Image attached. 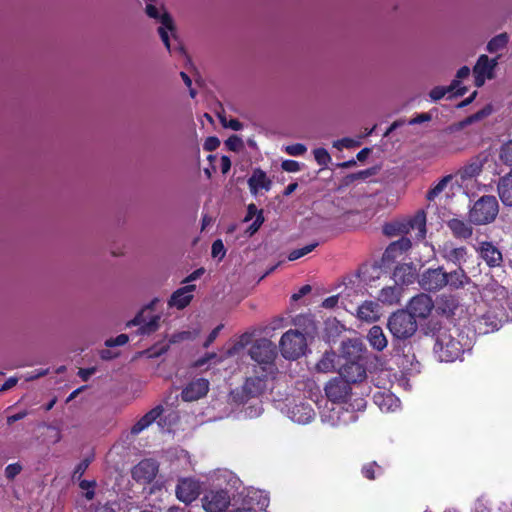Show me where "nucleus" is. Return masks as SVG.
Returning a JSON list of instances; mask_svg holds the SVG:
<instances>
[{
    "label": "nucleus",
    "mask_w": 512,
    "mask_h": 512,
    "mask_svg": "<svg viewBox=\"0 0 512 512\" xmlns=\"http://www.w3.org/2000/svg\"><path fill=\"white\" fill-rule=\"evenodd\" d=\"M458 329L440 328L435 336L434 354L441 362H453L461 357L466 349H469V342Z\"/></svg>",
    "instance_id": "1"
},
{
    "label": "nucleus",
    "mask_w": 512,
    "mask_h": 512,
    "mask_svg": "<svg viewBox=\"0 0 512 512\" xmlns=\"http://www.w3.org/2000/svg\"><path fill=\"white\" fill-rule=\"evenodd\" d=\"M362 398L355 400V405L327 402L320 412L321 420L332 427L355 422L358 418L356 411L365 408Z\"/></svg>",
    "instance_id": "2"
},
{
    "label": "nucleus",
    "mask_w": 512,
    "mask_h": 512,
    "mask_svg": "<svg viewBox=\"0 0 512 512\" xmlns=\"http://www.w3.org/2000/svg\"><path fill=\"white\" fill-rule=\"evenodd\" d=\"M507 294L508 292L506 288L497 283L489 284L484 289V296L488 300L495 301L496 306L499 304L501 309L500 314L493 316L492 318L489 314H486L479 320L480 325L486 326L483 331L484 333L497 330L501 326L502 320L505 316L504 304L507 303Z\"/></svg>",
    "instance_id": "3"
},
{
    "label": "nucleus",
    "mask_w": 512,
    "mask_h": 512,
    "mask_svg": "<svg viewBox=\"0 0 512 512\" xmlns=\"http://www.w3.org/2000/svg\"><path fill=\"white\" fill-rule=\"evenodd\" d=\"M251 358L259 365V369L266 375H274L276 366L274 360L276 358L275 345L268 339H260L253 343L249 350Z\"/></svg>",
    "instance_id": "4"
},
{
    "label": "nucleus",
    "mask_w": 512,
    "mask_h": 512,
    "mask_svg": "<svg viewBox=\"0 0 512 512\" xmlns=\"http://www.w3.org/2000/svg\"><path fill=\"white\" fill-rule=\"evenodd\" d=\"M388 328L397 339H407L417 331V322L407 311L393 313L388 320Z\"/></svg>",
    "instance_id": "5"
},
{
    "label": "nucleus",
    "mask_w": 512,
    "mask_h": 512,
    "mask_svg": "<svg viewBox=\"0 0 512 512\" xmlns=\"http://www.w3.org/2000/svg\"><path fill=\"white\" fill-rule=\"evenodd\" d=\"M498 214V202L494 196H483L469 212L470 221L482 225L492 222Z\"/></svg>",
    "instance_id": "6"
},
{
    "label": "nucleus",
    "mask_w": 512,
    "mask_h": 512,
    "mask_svg": "<svg viewBox=\"0 0 512 512\" xmlns=\"http://www.w3.org/2000/svg\"><path fill=\"white\" fill-rule=\"evenodd\" d=\"M307 342L298 330H288L280 339V351L284 358L295 360L305 353Z\"/></svg>",
    "instance_id": "7"
},
{
    "label": "nucleus",
    "mask_w": 512,
    "mask_h": 512,
    "mask_svg": "<svg viewBox=\"0 0 512 512\" xmlns=\"http://www.w3.org/2000/svg\"><path fill=\"white\" fill-rule=\"evenodd\" d=\"M412 231L415 232V237L418 240L424 239L426 235V215L423 211L417 212L405 223H393L384 227V232L387 235L408 234Z\"/></svg>",
    "instance_id": "8"
},
{
    "label": "nucleus",
    "mask_w": 512,
    "mask_h": 512,
    "mask_svg": "<svg viewBox=\"0 0 512 512\" xmlns=\"http://www.w3.org/2000/svg\"><path fill=\"white\" fill-rule=\"evenodd\" d=\"M157 301V299L152 300L127 325L138 326L139 334L142 335H149L157 331L160 327L161 315L152 312Z\"/></svg>",
    "instance_id": "9"
},
{
    "label": "nucleus",
    "mask_w": 512,
    "mask_h": 512,
    "mask_svg": "<svg viewBox=\"0 0 512 512\" xmlns=\"http://www.w3.org/2000/svg\"><path fill=\"white\" fill-rule=\"evenodd\" d=\"M145 12L148 17L160 22L161 26L158 28V33L166 48L170 50L171 47L168 32L170 31L173 33L175 31V24L171 15L162 5L157 6L152 3L146 4Z\"/></svg>",
    "instance_id": "10"
},
{
    "label": "nucleus",
    "mask_w": 512,
    "mask_h": 512,
    "mask_svg": "<svg viewBox=\"0 0 512 512\" xmlns=\"http://www.w3.org/2000/svg\"><path fill=\"white\" fill-rule=\"evenodd\" d=\"M201 501L206 512H224L230 505L231 497L226 490H211L203 496Z\"/></svg>",
    "instance_id": "11"
},
{
    "label": "nucleus",
    "mask_w": 512,
    "mask_h": 512,
    "mask_svg": "<svg viewBox=\"0 0 512 512\" xmlns=\"http://www.w3.org/2000/svg\"><path fill=\"white\" fill-rule=\"evenodd\" d=\"M285 413L289 419L298 424L310 423L315 412L311 405L304 401H292L286 405Z\"/></svg>",
    "instance_id": "12"
},
{
    "label": "nucleus",
    "mask_w": 512,
    "mask_h": 512,
    "mask_svg": "<svg viewBox=\"0 0 512 512\" xmlns=\"http://www.w3.org/2000/svg\"><path fill=\"white\" fill-rule=\"evenodd\" d=\"M498 64V58L490 59L487 55H480L473 67L475 86L482 87L486 79L494 78V70Z\"/></svg>",
    "instance_id": "13"
},
{
    "label": "nucleus",
    "mask_w": 512,
    "mask_h": 512,
    "mask_svg": "<svg viewBox=\"0 0 512 512\" xmlns=\"http://www.w3.org/2000/svg\"><path fill=\"white\" fill-rule=\"evenodd\" d=\"M351 387L349 382L342 377H335L325 386V393L332 403L347 404L346 399L350 395Z\"/></svg>",
    "instance_id": "14"
},
{
    "label": "nucleus",
    "mask_w": 512,
    "mask_h": 512,
    "mask_svg": "<svg viewBox=\"0 0 512 512\" xmlns=\"http://www.w3.org/2000/svg\"><path fill=\"white\" fill-rule=\"evenodd\" d=\"M176 497L183 503L189 504L196 500L201 492V484L198 480L186 477L180 478L175 489Z\"/></svg>",
    "instance_id": "15"
},
{
    "label": "nucleus",
    "mask_w": 512,
    "mask_h": 512,
    "mask_svg": "<svg viewBox=\"0 0 512 512\" xmlns=\"http://www.w3.org/2000/svg\"><path fill=\"white\" fill-rule=\"evenodd\" d=\"M208 481L211 485L226 490H237L240 486V479L230 470L217 469L211 472L208 476Z\"/></svg>",
    "instance_id": "16"
},
{
    "label": "nucleus",
    "mask_w": 512,
    "mask_h": 512,
    "mask_svg": "<svg viewBox=\"0 0 512 512\" xmlns=\"http://www.w3.org/2000/svg\"><path fill=\"white\" fill-rule=\"evenodd\" d=\"M419 283L425 290H440L447 285L446 272L442 268L428 269L422 274Z\"/></svg>",
    "instance_id": "17"
},
{
    "label": "nucleus",
    "mask_w": 512,
    "mask_h": 512,
    "mask_svg": "<svg viewBox=\"0 0 512 512\" xmlns=\"http://www.w3.org/2000/svg\"><path fill=\"white\" fill-rule=\"evenodd\" d=\"M408 313L415 319L426 318L430 315L434 308L431 297L427 294H419L413 297L408 304Z\"/></svg>",
    "instance_id": "18"
},
{
    "label": "nucleus",
    "mask_w": 512,
    "mask_h": 512,
    "mask_svg": "<svg viewBox=\"0 0 512 512\" xmlns=\"http://www.w3.org/2000/svg\"><path fill=\"white\" fill-rule=\"evenodd\" d=\"M440 256L447 262H451L457 266H461L467 261V249L463 246L457 247L451 241H447L439 246Z\"/></svg>",
    "instance_id": "19"
},
{
    "label": "nucleus",
    "mask_w": 512,
    "mask_h": 512,
    "mask_svg": "<svg viewBox=\"0 0 512 512\" xmlns=\"http://www.w3.org/2000/svg\"><path fill=\"white\" fill-rule=\"evenodd\" d=\"M158 471V466L155 461L145 459L139 462L132 470V476L136 481L143 483L151 482Z\"/></svg>",
    "instance_id": "20"
},
{
    "label": "nucleus",
    "mask_w": 512,
    "mask_h": 512,
    "mask_svg": "<svg viewBox=\"0 0 512 512\" xmlns=\"http://www.w3.org/2000/svg\"><path fill=\"white\" fill-rule=\"evenodd\" d=\"M256 375L247 378L243 385V392L248 397H255L260 395L266 389L267 378L271 375H266L262 370H255Z\"/></svg>",
    "instance_id": "21"
},
{
    "label": "nucleus",
    "mask_w": 512,
    "mask_h": 512,
    "mask_svg": "<svg viewBox=\"0 0 512 512\" xmlns=\"http://www.w3.org/2000/svg\"><path fill=\"white\" fill-rule=\"evenodd\" d=\"M417 268L413 263H402L395 267L393 279L397 285H408L417 278Z\"/></svg>",
    "instance_id": "22"
},
{
    "label": "nucleus",
    "mask_w": 512,
    "mask_h": 512,
    "mask_svg": "<svg viewBox=\"0 0 512 512\" xmlns=\"http://www.w3.org/2000/svg\"><path fill=\"white\" fill-rule=\"evenodd\" d=\"M208 389L209 383L207 380L197 379L183 389L181 396L184 401H195L206 395Z\"/></svg>",
    "instance_id": "23"
},
{
    "label": "nucleus",
    "mask_w": 512,
    "mask_h": 512,
    "mask_svg": "<svg viewBox=\"0 0 512 512\" xmlns=\"http://www.w3.org/2000/svg\"><path fill=\"white\" fill-rule=\"evenodd\" d=\"M481 258L490 267L500 266L502 263V253L491 242H483L478 249Z\"/></svg>",
    "instance_id": "24"
},
{
    "label": "nucleus",
    "mask_w": 512,
    "mask_h": 512,
    "mask_svg": "<svg viewBox=\"0 0 512 512\" xmlns=\"http://www.w3.org/2000/svg\"><path fill=\"white\" fill-rule=\"evenodd\" d=\"M373 400L382 412H394L400 407L399 399L390 392L378 391L373 395Z\"/></svg>",
    "instance_id": "25"
},
{
    "label": "nucleus",
    "mask_w": 512,
    "mask_h": 512,
    "mask_svg": "<svg viewBox=\"0 0 512 512\" xmlns=\"http://www.w3.org/2000/svg\"><path fill=\"white\" fill-rule=\"evenodd\" d=\"M195 290V285H186L176 290L169 300V306L176 307L177 309L185 308L192 300V293Z\"/></svg>",
    "instance_id": "26"
},
{
    "label": "nucleus",
    "mask_w": 512,
    "mask_h": 512,
    "mask_svg": "<svg viewBox=\"0 0 512 512\" xmlns=\"http://www.w3.org/2000/svg\"><path fill=\"white\" fill-rule=\"evenodd\" d=\"M356 316L365 322L377 321L380 317L379 305L374 301H365L357 307Z\"/></svg>",
    "instance_id": "27"
},
{
    "label": "nucleus",
    "mask_w": 512,
    "mask_h": 512,
    "mask_svg": "<svg viewBox=\"0 0 512 512\" xmlns=\"http://www.w3.org/2000/svg\"><path fill=\"white\" fill-rule=\"evenodd\" d=\"M248 184L251 193L257 195L261 191H268L270 189L271 181L263 171L255 170L250 177Z\"/></svg>",
    "instance_id": "28"
},
{
    "label": "nucleus",
    "mask_w": 512,
    "mask_h": 512,
    "mask_svg": "<svg viewBox=\"0 0 512 512\" xmlns=\"http://www.w3.org/2000/svg\"><path fill=\"white\" fill-rule=\"evenodd\" d=\"M163 412V408L161 406H156L148 413H146L140 420L137 421L136 424L131 428L132 434H139L147 427H149Z\"/></svg>",
    "instance_id": "29"
},
{
    "label": "nucleus",
    "mask_w": 512,
    "mask_h": 512,
    "mask_svg": "<svg viewBox=\"0 0 512 512\" xmlns=\"http://www.w3.org/2000/svg\"><path fill=\"white\" fill-rule=\"evenodd\" d=\"M498 195L504 205L512 206V171L499 180Z\"/></svg>",
    "instance_id": "30"
},
{
    "label": "nucleus",
    "mask_w": 512,
    "mask_h": 512,
    "mask_svg": "<svg viewBox=\"0 0 512 512\" xmlns=\"http://www.w3.org/2000/svg\"><path fill=\"white\" fill-rule=\"evenodd\" d=\"M252 219H254V221L247 230L249 235H253L264 222L262 211L258 210L254 204H249L247 208V214L244 217V222H248Z\"/></svg>",
    "instance_id": "31"
},
{
    "label": "nucleus",
    "mask_w": 512,
    "mask_h": 512,
    "mask_svg": "<svg viewBox=\"0 0 512 512\" xmlns=\"http://www.w3.org/2000/svg\"><path fill=\"white\" fill-rule=\"evenodd\" d=\"M447 225L457 238L467 239L472 235L471 226L463 220L454 218L449 220Z\"/></svg>",
    "instance_id": "32"
},
{
    "label": "nucleus",
    "mask_w": 512,
    "mask_h": 512,
    "mask_svg": "<svg viewBox=\"0 0 512 512\" xmlns=\"http://www.w3.org/2000/svg\"><path fill=\"white\" fill-rule=\"evenodd\" d=\"M367 338L370 345L378 351H382L387 346L386 336L384 335L382 328L379 326L371 327Z\"/></svg>",
    "instance_id": "33"
},
{
    "label": "nucleus",
    "mask_w": 512,
    "mask_h": 512,
    "mask_svg": "<svg viewBox=\"0 0 512 512\" xmlns=\"http://www.w3.org/2000/svg\"><path fill=\"white\" fill-rule=\"evenodd\" d=\"M341 295V304L346 310H349V305L354 304L359 296L364 295V289L360 286H347Z\"/></svg>",
    "instance_id": "34"
},
{
    "label": "nucleus",
    "mask_w": 512,
    "mask_h": 512,
    "mask_svg": "<svg viewBox=\"0 0 512 512\" xmlns=\"http://www.w3.org/2000/svg\"><path fill=\"white\" fill-rule=\"evenodd\" d=\"M446 277L447 285L454 289L462 288L470 281L469 277L466 275L465 271L461 267H459L455 271L446 273Z\"/></svg>",
    "instance_id": "35"
},
{
    "label": "nucleus",
    "mask_w": 512,
    "mask_h": 512,
    "mask_svg": "<svg viewBox=\"0 0 512 512\" xmlns=\"http://www.w3.org/2000/svg\"><path fill=\"white\" fill-rule=\"evenodd\" d=\"M401 297V289L396 286L384 287L381 289L378 300L384 304H397Z\"/></svg>",
    "instance_id": "36"
},
{
    "label": "nucleus",
    "mask_w": 512,
    "mask_h": 512,
    "mask_svg": "<svg viewBox=\"0 0 512 512\" xmlns=\"http://www.w3.org/2000/svg\"><path fill=\"white\" fill-rule=\"evenodd\" d=\"M509 41V36L507 33H500L494 36L486 46V49L489 53L498 52L506 47Z\"/></svg>",
    "instance_id": "37"
},
{
    "label": "nucleus",
    "mask_w": 512,
    "mask_h": 512,
    "mask_svg": "<svg viewBox=\"0 0 512 512\" xmlns=\"http://www.w3.org/2000/svg\"><path fill=\"white\" fill-rule=\"evenodd\" d=\"M411 247V241L409 238H401L398 241L391 243L386 251L385 255L387 258L394 256L397 252L407 251Z\"/></svg>",
    "instance_id": "38"
},
{
    "label": "nucleus",
    "mask_w": 512,
    "mask_h": 512,
    "mask_svg": "<svg viewBox=\"0 0 512 512\" xmlns=\"http://www.w3.org/2000/svg\"><path fill=\"white\" fill-rule=\"evenodd\" d=\"M200 333L199 329H194L192 331L186 330V331H180L172 334L169 337V344H178L183 341L193 340L195 339Z\"/></svg>",
    "instance_id": "39"
},
{
    "label": "nucleus",
    "mask_w": 512,
    "mask_h": 512,
    "mask_svg": "<svg viewBox=\"0 0 512 512\" xmlns=\"http://www.w3.org/2000/svg\"><path fill=\"white\" fill-rule=\"evenodd\" d=\"M319 372L327 373L335 369V354L325 353L316 365Z\"/></svg>",
    "instance_id": "40"
},
{
    "label": "nucleus",
    "mask_w": 512,
    "mask_h": 512,
    "mask_svg": "<svg viewBox=\"0 0 512 512\" xmlns=\"http://www.w3.org/2000/svg\"><path fill=\"white\" fill-rule=\"evenodd\" d=\"M317 245H318V243L315 242V243L308 244L302 248L295 249L289 253L288 259L290 261L297 260V259L307 255L308 253L312 252L316 248Z\"/></svg>",
    "instance_id": "41"
},
{
    "label": "nucleus",
    "mask_w": 512,
    "mask_h": 512,
    "mask_svg": "<svg viewBox=\"0 0 512 512\" xmlns=\"http://www.w3.org/2000/svg\"><path fill=\"white\" fill-rule=\"evenodd\" d=\"M481 169H482L481 162H471L468 166H466L461 171V177L463 179L472 178V177L478 175L481 172Z\"/></svg>",
    "instance_id": "42"
},
{
    "label": "nucleus",
    "mask_w": 512,
    "mask_h": 512,
    "mask_svg": "<svg viewBox=\"0 0 512 512\" xmlns=\"http://www.w3.org/2000/svg\"><path fill=\"white\" fill-rule=\"evenodd\" d=\"M451 180V176L443 177L428 193L427 198L433 200L437 197L447 186V183Z\"/></svg>",
    "instance_id": "43"
},
{
    "label": "nucleus",
    "mask_w": 512,
    "mask_h": 512,
    "mask_svg": "<svg viewBox=\"0 0 512 512\" xmlns=\"http://www.w3.org/2000/svg\"><path fill=\"white\" fill-rule=\"evenodd\" d=\"M285 151L288 155L293 157H302L307 151V147L304 144L296 143L285 147Z\"/></svg>",
    "instance_id": "44"
},
{
    "label": "nucleus",
    "mask_w": 512,
    "mask_h": 512,
    "mask_svg": "<svg viewBox=\"0 0 512 512\" xmlns=\"http://www.w3.org/2000/svg\"><path fill=\"white\" fill-rule=\"evenodd\" d=\"M225 146L231 151H240L244 148V143L239 136L232 135L225 141Z\"/></svg>",
    "instance_id": "45"
},
{
    "label": "nucleus",
    "mask_w": 512,
    "mask_h": 512,
    "mask_svg": "<svg viewBox=\"0 0 512 512\" xmlns=\"http://www.w3.org/2000/svg\"><path fill=\"white\" fill-rule=\"evenodd\" d=\"M251 500H257V505L260 509H265L269 504L268 495L262 491H255L250 496Z\"/></svg>",
    "instance_id": "46"
},
{
    "label": "nucleus",
    "mask_w": 512,
    "mask_h": 512,
    "mask_svg": "<svg viewBox=\"0 0 512 512\" xmlns=\"http://www.w3.org/2000/svg\"><path fill=\"white\" fill-rule=\"evenodd\" d=\"M359 145V142L351 139V138H343L340 140H336L333 142V147L342 150L343 148H354Z\"/></svg>",
    "instance_id": "47"
},
{
    "label": "nucleus",
    "mask_w": 512,
    "mask_h": 512,
    "mask_svg": "<svg viewBox=\"0 0 512 512\" xmlns=\"http://www.w3.org/2000/svg\"><path fill=\"white\" fill-rule=\"evenodd\" d=\"M376 469L379 471V473H381V468L377 465L376 462L368 463L363 466L362 473L367 479L373 480L375 479Z\"/></svg>",
    "instance_id": "48"
},
{
    "label": "nucleus",
    "mask_w": 512,
    "mask_h": 512,
    "mask_svg": "<svg viewBox=\"0 0 512 512\" xmlns=\"http://www.w3.org/2000/svg\"><path fill=\"white\" fill-rule=\"evenodd\" d=\"M129 340L128 335L126 334H120L115 338H110L105 341V345L107 347H114V346H122L125 345Z\"/></svg>",
    "instance_id": "49"
},
{
    "label": "nucleus",
    "mask_w": 512,
    "mask_h": 512,
    "mask_svg": "<svg viewBox=\"0 0 512 512\" xmlns=\"http://www.w3.org/2000/svg\"><path fill=\"white\" fill-rule=\"evenodd\" d=\"M22 471V466L19 463L9 464L5 468V476L8 479H14Z\"/></svg>",
    "instance_id": "50"
},
{
    "label": "nucleus",
    "mask_w": 512,
    "mask_h": 512,
    "mask_svg": "<svg viewBox=\"0 0 512 512\" xmlns=\"http://www.w3.org/2000/svg\"><path fill=\"white\" fill-rule=\"evenodd\" d=\"M447 93H449V89H446V87L436 86L430 91L429 96L433 101H438L442 99Z\"/></svg>",
    "instance_id": "51"
},
{
    "label": "nucleus",
    "mask_w": 512,
    "mask_h": 512,
    "mask_svg": "<svg viewBox=\"0 0 512 512\" xmlns=\"http://www.w3.org/2000/svg\"><path fill=\"white\" fill-rule=\"evenodd\" d=\"M79 486L83 491H85V497L88 500L93 499L95 482H89V481L83 480L80 482Z\"/></svg>",
    "instance_id": "52"
},
{
    "label": "nucleus",
    "mask_w": 512,
    "mask_h": 512,
    "mask_svg": "<svg viewBox=\"0 0 512 512\" xmlns=\"http://www.w3.org/2000/svg\"><path fill=\"white\" fill-rule=\"evenodd\" d=\"M89 464H90V460L89 459L82 460L74 469L73 476H72L73 479H80V477L87 470Z\"/></svg>",
    "instance_id": "53"
},
{
    "label": "nucleus",
    "mask_w": 512,
    "mask_h": 512,
    "mask_svg": "<svg viewBox=\"0 0 512 512\" xmlns=\"http://www.w3.org/2000/svg\"><path fill=\"white\" fill-rule=\"evenodd\" d=\"M212 256L223 258L225 256V248L221 240H216L212 244Z\"/></svg>",
    "instance_id": "54"
},
{
    "label": "nucleus",
    "mask_w": 512,
    "mask_h": 512,
    "mask_svg": "<svg viewBox=\"0 0 512 512\" xmlns=\"http://www.w3.org/2000/svg\"><path fill=\"white\" fill-rule=\"evenodd\" d=\"M219 145L220 140L217 137L211 136L205 140L203 147L207 151H214L219 147Z\"/></svg>",
    "instance_id": "55"
},
{
    "label": "nucleus",
    "mask_w": 512,
    "mask_h": 512,
    "mask_svg": "<svg viewBox=\"0 0 512 512\" xmlns=\"http://www.w3.org/2000/svg\"><path fill=\"white\" fill-rule=\"evenodd\" d=\"M212 360H215V363H216V362H220V361H221V359H220V358H218L217 354H215V353H209V354H207L205 357L198 359V360L195 362V366H196V367H199V368H200V367H203L206 363H208V362H210V361H212Z\"/></svg>",
    "instance_id": "56"
},
{
    "label": "nucleus",
    "mask_w": 512,
    "mask_h": 512,
    "mask_svg": "<svg viewBox=\"0 0 512 512\" xmlns=\"http://www.w3.org/2000/svg\"><path fill=\"white\" fill-rule=\"evenodd\" d=\"M500 157L501 160H512V140L502 147Z\"/></svg>",
    "instance_id": "57"
},
{
    "label": "nucleus",
    "mask_w": 512,
    "mask_h": 512,
    "mask_svg": "<svg viewBox=\"0 0 512 512\" xmlns=\"http://www.w3.org/2000/svg\"><path fill=\"white\" fill-rule=\"evenodd\" d=\"M431 120V115L429 113H421L417 115L416 117L410 119L407 123L409 125H416L423 122H427Z\"/></svg>",
    "instance_id": "58"
},
{
    "label": "nucleus",
    "mask_w": 512,
    "mask_h": 512,
    "mask_svg": "<svg viewBox=\"0 0 512 512\" xmlns=\"http://www.w3.org/2000/svg\"><path fill=\"white\" fill-rule=\"evenodd\" d=\"M315 160H331V156L325 148H316L313 151Z\"/></svg>",
    "instance_id": "59"
},
{
    "label": "nucleus",
    "mask_w": 512,
    "mask_h": 512,
    "mask_svg": "<svg viewBox=\"0 0 512 512\" xmlns=\"http://www.w3.org/2000/svg\"><path fill=\"white\" fill-rule=\"evenodd\" d=\"M339 301H341V295L340 294L334 295V296L326 298L323 301L322 306L324 308H333L338 304Z\"/></svg>",
    "instance_id": "60"
},
{
    "label": "nucleus",
    "mask_w": 512,
    "mask_h": 512,
    "mask_svg": "<svg viewBox=\"0 0 512 512\" xmlns=\"http://www.w3.org/2000/svg\"><path fill=\"white\" fill-rule=\"evenodd\" d=\"M222 327H223L222 325H219L211 331V333L207 337L206 341L204 342L205 348L209 347L215 341V339L217 338Z\"/></svg>",
    "instance_id": "61"
},
{
    "label": "nucleus",
    "mask_w": 512,
    "mask_h": 512,
    "mask_svg": "<svg viewBox=\"0 0 512 512\" xmlns=\"http://www.w3.org/2000/svg\"><path fill=\"white\" fill-rule=\"evenodd\" d=\"M472 512H490V508L483 499H478L474 504Z\"/></svg>",
    "instance_id": "62"
},
{
    "label": "nucleus",
    "mask_w": 512,
    "mask_h": 512,
    "mask_svg": "<svg viewBox=\"0 0 512 512\" xmlns=\"http://www.w3.org/2000/svg\"><path fill=\"white\" fill-rule=\"evenodd\" d=\"M282 168L288 172H297L300 170L299 162H282Z\"/></svg>",
    "instance_id": "63"
},
{
    "label": "nucleus",
    "mask_w": 512,
    "mask_h": 512,
    "mask_svg": "<svg viewBox=\"0 0 512 512\" xmlns=\"http://www.w3.org/2000/svg\"><path fill=\"white\" fill-rule=\"evenodd\" d=\"M311 292V286L310 285H304L300 288V290L292 295V300L297 301L301 297L305 296L306 294Z\"/></svg>",
    "instance_id": "64"
}]
</instances>
